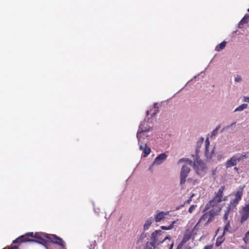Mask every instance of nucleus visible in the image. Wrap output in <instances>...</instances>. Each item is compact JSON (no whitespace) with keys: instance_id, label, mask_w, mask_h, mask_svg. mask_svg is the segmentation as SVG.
Segmentation results:
<instances>
[{"instance_id":"obj_16","label":"nucleus","mask_w":249,"mask_h":249,"mask_svg":"<svg viewBox=\"0 0 249 249\" xmlns=\"http://www.w3.org/2000/svg\"><path fill=\"white\" fill-rule=\"evenodd\" d=\"M239 202V201L238 200L235 198L231 199L230 201V204L228 206V208H229V209H231L232 211H233L236 205L238 204Z\"/></svg>"},{"instance_id":"obj_22","label":"nucleus","mask_w":249,"mask_h":249,"mask_svg":"<svg viewBox=\"0 0 249 249\" xmlns=\"http://www.w3.org/2000/svg\"><path fill=\"white\" fill-rule=\"evenodd\" d=\"M249 21V16L248 15H246L244 17V18L241 19L240 21L238 26L239 28H241V26L243 25L244 24H246Z\"/></svg>"},{"instance_id":"obj_43","label":"nucleus","mask_w":249,"mask_h":249,"mask_svg":"<svg viewBox=\"0 0 249 249\" xmlns=\"http://www.w3.org/2000/svg\"><path fill=\"white\" fill-rule=\"evenodd\" d=\"M234 169L235 170H236V171H237V170H238V168H237V167H234Z\"/></svg>"},{"instance_id":"obj_44","label":"nucleus","mask_w":249,"mask_h":249,"mask_svg":"<svg viewBox=\"0 0 249 249\" xmlns=\"http://www.w3.org/2000/svg\"><path fill=\"white\" fill-rule=\"evenodd\" d=\"M235 124V123H233L231 124V125H234Z\"/></svg>"},{"instance_id":"obj_14","label":"nucleus","mask_w":249,"mask_h":249,"mask_svg":"<svg viewBox=\"0 0 249 249\" xmlns=\"http://www.w3.org/2000/svg\"><path fill=\"white\" fill-rule=\"evenodd\" d=\"M205 155L207 158L211 159L213 157V151L210 153L209 152L208 147L210 145V142L209 141V138H207L205 141Z\"/></svg>"},{"instance_id":"obj_46","label":"nucleus","mask_w":249,"mask_h":249,"mask_svg":"<svg viewBox=\"0 0 249 249\" xmlns=\"http://www.w3.org/2000/svg\"><path fill=\"white\" fill-rule=\"evenodd\" d=\"M248 11L249 12V8L248 9Z\"/></svg>"},{"instance_id":"obj_11","label":"nucleus","mask_w":249,"mask_h":249,"mask_svg":"<svg viewBox=\"0 0 249 249\" xmlns=\"http://www.w3.org/2000/svg\"><path fill=\"white\" fill-rule=\"evenodd\" d=\"M140 143V149L143 151L142 156L143 157H147L151 152V149L148 147L146 143L141 142Z\"/></svg>"},{"instance_id":"obj_7","label":"nucleus","mask_w":249,"mask_h":249,"mask_svg":"<svg viewBox=\"0 0 249 249\" xmlns=\"http://www.w3.org/2000/svg\"><path fill=\"white\" fill-rule=\"evenodd\" d=\"M190 169L189 167L186 165H183L182 167L180 175V183L181 184H184L186 181V178L189 173Z\"/></svg>"},{"instance_id":"obj_8","label":"nucleus","mask_w":249,"mask_h":249,"mask_svg":"<svg viewBox=\"0 0 249 249\" xmlns=\"http://www.w3.org/2000/svg\"><path fill=\"white\" fill-rule=\"evenodd\" d=\"M249 217V204L244 207L241 212V224H243Z\"/></svg>"},{"instance_id":"obj_1","label":"nucleus","mask_w":249,"mask_h":249,"mask_svg":"<svg viewBox=\"0 0 249 249\" xmlns=\"http://www.w3.org/2000/svg\"><path fill=\"white\" fill-rule=\"evenodd\" d=\"M30 241H36L42 245H45L47 243V241L45 239L39 236L36 234L34 235L33 232H28L24 235L18 237L13 241V243L19 244Z\"/></svg>"},{"instance_id":"obj_9","label":"nucleus","mask_w":249,"mask_h":249,"mask_svg":"<svg viewBox=\"0 0 249 249\" xmlns=\"http://www.w3.org/2000/svg\"><path fill=\"white\" fill-rule=\"evenodd\" d=\"M194 167L196 172L198 174L205 168V164L199 158H196L194 162Z\"/></svg>"},{"instance_id":"obj_33","label":"nucleus","mask_w":249,"mask_h":249,"mask_svg":"<svg viewBox=\"0 0 249 249\" xmlns=\"http://www.w3.org/2000/svg\"><path fill=\"white\" fill-rule=\"evenodd\" d=\"M184 244H185L184 243H183V242L181 241L179 243V244L178 245V246L177 247V249H181V248L184 245Z\"/></svg>"},{"instance_id":"obj_21","label":"nucleus","mask_w":249,"mask_h":249,"mask_svg":"<svg viewBox=\"0 0 249 249\" xmlns=\"http://www.w3.org/2000/svg\"><path fill=\"white\" fill-rule=\"evenodd\" d=\"M226 44L227 42L225 41H223V42H221L219 44L215 47V51L219 52L222 50L225 47Z\"/></svg>"},{"instance_id":"obj_17","label":"nucleus","mask_w":249,"mask_h":249,"mask_svg":"<svg viewBox=\"0 0 249 249\" xmlns=\"http://www.w3.org/2000/svg\"><path fill=\"white\" fill-rule=\"evenodd\" d=\"M244 186L241 187L239 190H238L235 195V199L240 201L241 199L242 196L243 194V189Z\"/></svg>"},{"instance_id":"obj_24","label":"nucleus","mask_w":249,"mask_h":249,"mask_svg":"<svg viewBox=\"0 0 249 249\" xmlns=\"http://www.w3.org/2000/svg\"><path fill=\"white\" fill-rule=\"evenodd\" d=\"M231 227L230 225V222H228L226 223L225 226L224 227L223 234H224L226 232H231Z\"/></svg>"},{"instance_id":"obj_28","label":"nucleus","mask_w":249,"mask_h":249,"mask_svg":"<svg viewBox=\"0 0 249 249\" xmlns=\"http://www.w3.org/2000/svg\"><path fill=\"white\" fill-rule=\"evenodd\" d=\"M249 154V151L246 152H243L241 154L242 156V158L244 160L247 159L248 157V154Z\"/></svg>"},{"instance_id":"obj_20","label":"nucleus","mask_w":249,"mask_h":249,"mask_svg":"<svg viewBox=\"0 0 249 249\" xmlns=\"http://www.w3.org/2000/svg\"><path fill=\"white\" fill-rule=\"evenodd\" d=\"M225 240V237H224V234L218 236V237L216 239V241L215 242V246L216 247L220 246L222 243L223 242V241Z\"/></svg>"},{"instance_id":"obj_41","label":"nucleus","mask_w":249,"mask_h":249,"mask_svg":"<svg viewBox=\"0 0 249 249\" xmlns=\"http://www.w3.org/2000/svg\"><path fill=\"white\" fill-rule=\"evenodd\" d=\"M245 101L246 102H249V97H246Z\"/></svg>"},{"instance_id":"obj_4","label":"nucleus","mask_w":249,"mask_h":249,"mask_svg":"<svg viewBox=\"0 0 249 249\" xmlns=\"http://www.w3.org/2000/svg\"><path fill=\"white\" fill-rule=\"evenodd\" d=\"M164 232L161 230H156L151 233L150 240L151 242L156 246L158 247L160 244L163 243L166 239H171L170 235L163 237Z\"/></svg>"},{"instance_id":"obj_45","label":"nucleus","mask_w":249,"mask_h":249,"mask_svg":"<svg viewBox=\"0 0 249 249\" xmlns=\"http://www.w3.org/2000/svg\"><path fill=\"white\" fill-rule=\"evenodd\" d=\"M192 162L191 161H190V162H189V164H191V163H192Z\"/></svg>"},{"instance_id":"obj_12","label":"nucleus","mask_w":249,"mask_h":249,"mask_svg":"<svg viewBox=\"0 0 249 249\" xmlns=\"http://www.w3.org/2000/svg\"><path fill=\"white\" fill-rule=\"evenodd\" d=\"M238 162L236 157L235 156H233L230 160L227 161L225 166L227 168H230L236 165Z\"/></svg>"},{"instance_id":"obj_15","label":"nucleus","mask_w":249,"mask_h":249,"mask_svg":"<svg viewBox=\"0 0 249 249\" xmlns=\"http://www.w3.org/2000/svg\"><path fill=\"white\" fill-rule=\"evenodd\" d=\"M168 213H164V212H161L158 213H157L155 216V220L156 222H158L160 221L161 219H162L165 215L167 214Z\"/></svg>"},{"instance_id":"obj_19","label":"nucleus","mask_w":249,"mask_h":249,"mask_svg":"<svg viewBox=\"0 0 249 249\" xmlns=\"http://www.w3.org/2000/svg\"><path fill=\"white\" fill-rule=\"evenodd\" d=\"M146 237V234L144 232L142 233L138 237L137 241V244L140 246L141 244L143 243V240Z\"/></svg>"},{"instance_id":"obj_6","label":"nucleus","mask_w":249,"mask_h":249,"mask_svg":"<svg viewBox=\"0 0 249 249\" xmlns=\"http://www.w3.org/2000/svg\"><path fill=\"white\" fill-rule=\"evenodd\" d=\"M147 122L143 121L140 125L139 130L137 134V137L139 143L141 141L142 135L144 132L149 131L150 130V127L147 126Z\"/></svg>"},{"instance_id":"obj_2","label":"nucleus","mask_w":249,"mask_h":249,"mask_svg":"<svg viewBox=\"0 0 249 249\" xmlns=\"http://www.w3.org/2000/svg\"><path fill=\"white\" fill-rule=\"evenodd\" d=\"M210 208L211 209L208 212L205 213L201 216L196 225L201 223L204 224L205 225H207L213 220L214 216L217 215L220 212V208L217 206H216L215 208L213 207Z\"/></svg>"},{"instance_id":"obj_36","label":"nucleus","mask_w":249,"mask_h":249,"mask_svg":"<svg viewBox=\"0 0 249 249\" xmlns=\"http://www.w3.org/2000/svg\"><path fill=\"white\" fill-rule=\"evenodd\" d=\"M213 245H210L205 246L203 249H213Z\"/></svg>"},{"instance_id":"obj_42","label":"nucleus","mask_w":249,"mask_h":249,"mask_svg":"<svg viewBox=\"0 0 249 249\" xmlns=\"http://www.w3.org/2000/svg\"><path fill=\"white\" fill-rule=\"evenodd\" d=\"M199 151V149L198 147H197V148L196 150V153H197Z\"/></svg>"},{"instance_id":"obj_38","label":"nucleus","mask_w":249,"mask_h":249,"mask_svg":"<svg viewBox=\"0 0 249 249\" xmlns=\"http://www.w3.org/2000/svg\"><path fill=\"white\" fill-rule=\"evenodd\" d=\"M204 141V138L203 137H201L198 141L199 142H200V144H202Z\"/></svg>"},{"instance_id":"obj_27","label":"nucleus","mask_w":249,"mask_h":249,"mask_svg":"<svg viewBox=\"0 0 249 249\" xmlns=\"http://www.w3.org/2000/svg\"><path fill=\"white\" fill-rule=\"evenodd\" d=\"M174 223H175V222H173V224H171L170 225H169L168 227L162 226L161 227V229L162 230H171V229H172L173 228V224Z\"/></svg>"},{"instance_id":"obj_32","label":"nucleus","mask_w":249,"mask_h":249,"mask_svg":"<svg viewBox=\"0 0 249 249\" xmlns=\"http://www.w3.org/2000/svg\"><path fill=\"white\" fill-rule=\"evenodd\" d=\"M194 196V194H192L190 197L185 202V203L189 204L190 202L192 201V197Z\"/></svg>"},{"instance_id":"obj_5","label":"nucleus","mask_w":249,"mask_h":249,"mask_svg":"<svg viewBox=\"0 0 249 249\" xmlns=\"http://www.w3.org/2000/svg\"><path fill=\"white\" fill-rule=\"evenodd\" d=\"M45 237L48 239V241L54 244L58 245L62 248H64L65 247V242L63 239L57 236L55 234H47L45 235Z\"/></svg>"},{"instance_id":"obj_23","label":"nucleus","mask_w":249,"mask_h":249,"mask_svg":"<svg viewBox=\"0 0 249 249\" xmlns=\"http://www.w3.org/2000/svg\"><path fill=\"white\" fill-rule=\"evenodd\" d=\"M156 247L151 241H147L144 246V249H156Z\"/></svg>"},{"instance_id":"obj_35","label":"nucleus","mask_w":249,"mask_h":249,"mask_svg":"<svg viewBox=\"0 0 249 249\" xmlns=\"http://www.w3.org/2000/svg\"><path fill=\"white\" fill-rule=\"evenodd\" d=\"M235 81L237 82H241L242 81V78L240 76H237L235 77Z\"/></svg>"},{"instance_id":"obj_29","label":"nucleus","mask_w":249,"mask_h":249,"mask_svg":"<svg viewBox=\"0 0 249 249\" xmlns=\"http://www.w3.org/2000/svg\"><path fill=\"white\" fill-rule=\"evenodd\" d=\"M234 156L236 157L237 160L238 161V162H240V161L244 160L243 158H242V156L241 154H237Z\"/></svg>"},{"instance_id":"obj_31","label":"nucleus","mask_w":249,"mask_h":249,"mask_svg":"<svg viewBox=\"0 0 249 249\" xmlns=\"http://www.w3.org/2000/svg\"><path fill=\"white\" fill-rule=\"evenodd\" d=\"M249 231L247 232L245 234L243 240L245 242H247L249 240Z\"/></svg>"},{"instance_id":"obj_18","label":"nucleus","mask_w":249,"mask_h":249,"mask_svg":"<svg viewBox=\"0 0 249 249\" xmlns=\"http://www.w3.org/2000/svg\"><path fill=\"white\" fill-rule=\"evenodd\" d=\"M153 222V220L152 217H150L147 219V220L145 221V224L143 226V229L144 231L147 230L150 226H151V224Z\"/></svg>"},{"instance_id":"obj_25","label":"nucleus","mask_w":249,"mask_h":249,"mask_svg":"<svg viewBox=\"0 0 249 249\" xmlns=\"http://www.w3.org/2000/svg\"><path fill=\"white\" fill-rule=\"evenodd\" d=\"M247 106H248L247 104H243L241 105V106H240L239 107H237L235 109L234 112L238 111H241V110H243L244 109L246 108L247 107Z\"/></svg>"},{"instance_id":"obj_34","label":"nucleus","mask_w":249,"mask_h":249,"mask_svg":"<svg viewBox=\"0 0 249 249\" xmlns=\"http://www.w3.org/2000/svg\"><path fill=\"white\" fill-rule=\"evenodd\" d=\"M196 207V206L193 205L192 206H190V207L189 208V210H188V212L190 213H192L193 210L194 209V208Z\"/></svg>"},{"instance_id":"obj_39","label":"nucleus","mask_w":249,"mask_h":249,"mask_svg":"<svg viewBox=\"0 0 249 249\" xmlns=\"http://www.w3.org/2000/svg\"><path fill=\"white\" fill-rule=\"evenodd\" d=\"M174 242H173L170 245L169 249H173V246H174Z\"/></svg>"},{"instance_id":"obj_30","label":"nucleus","mask_w":249,"mask_h":249,"mask_svg":"<svg viewBox=\"0 0 249 249\" xmlns=\"http://www.w3.org/2000/svg\"><path fill=\"white\" fill-rule=\"evenodd\" d=\"M220 127V125L217 126L215 129H214L212 132V136H214L218 132V129Z\"/></svg>"},{"instance_id":"obj_26","label":"nucleus","mask_w":249,"mask_h":249,"mask_svg":"<svg viewBox=\"0 0 249 249\" xmlns=\"http://www.w3.org/2000/svg\"><path fill=\"white\" fill-rule=\"evenodd\" d=\"M231 211H232V210L229 209V208H228V207L227 208L226 212H225V213L223 216V219L224 221H226L227 220L228 216H229L230 212Z\"/></svg>"},{"instance_id":"obj_3","label":"nucleus","mask_w":249,"mask_h":249,"mask_svg":"<svg viewBox=\"0 0 249 249\" xmlns=\"http://www.w3.org/2000/svg\"><path fill=\"white\" fill-rule=\"evenodd\" d=\"M225 187L223 186L218 190L216 195L207 204L205 210H207L209 209L211 207H213L215 208L216 206H217L219 207L220 211H221V207L219 204V203L222 201V197L223 196V191Z\"/></svg>"},{"instance_id":"obj_37","label":"nucleus","mask_w":249,"mask_h":249,"mask_svg":"<svg viewBox=\"0 0 249 249\" xmlns=\"http://www.w3.org/2000/svg\"><path fill=\"white\" fill-rule=\"evenodd\" d=\"M187 160L186 159H183V158H182V159H180L179 160H178V162L180 163V162H182L183 161H185Z\"/></svg>"},{"instance_id":"obj_13","label":"nucleus","mask_w":249,"mask_h":249,"mask_svg":"<svg viewBox=\"0 0 249 249\" xmlns=\"http://www.w3.org/2000/svg\"><path fill=\"white\" fill-rule=\"evenodd\" d=\"M166 157L167 155L165 153L160 154L155 158L154 163L160 164L166 159Z\"/></svg>"},{"instance_id":"obj_10","label":"nucleus","mask_w":249,"mask_h":249,"mask_svg":"<svg viewBox=\"0 0 249 249\" xmlns=\"http://www.w3.org/2000/svg\"><path fill=\"white\" fill-rule=\"evenodd\" d=\"M193 232V231L192 230L189 229H186L183 233V238L181 241L184 243L188 242L191 238Z\"/></svg>"},{"instance_id":"obj_40","label":"nucleus","mask_w":249,"mask_h":249,"mask_svg":"<svg viewBox=\"0 0 249 249\" xmlns=\"http://www.w3.org/2000/svg\"><path fill=\"white\" fill-rule=\"evenodd\" d=\"M201 144H200V142H199L198 141L197 142V143H196V146H197V147H198V148L199 149L200 147V146H201Z\"/></svg>"}]
</instances>
